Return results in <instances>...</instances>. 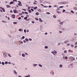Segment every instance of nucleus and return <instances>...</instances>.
I'll list each match as a JSON object with an SVG mask.
<instances>
[{
	"instance_id": "f03ea898",
	"label": "nucleus",
	"mask_w": 77,
	"mask_h": 77,
	"mask_svg": "<svg viewBox=\"0 0 77 77\" xmlns=\"http://www.w3.org/2000/svg\"><path fill=\"white\" fill-rule=\"evenodd\" d=\"M69 58H70V60H71L72 61V60H75V58H74L73 57H69Z\"/></svg>"
},
{
	"instance_id": "603ef678",
	"label": "nucleus",
	"mask_w": 77,
	"mask_h": 77,
	"mask_svg": "<svg viewBox=\"0 0 77 77\" xmlns=\"http://www.w3.org/2000/svg\"><path fill=\"white\" fill-rule=\"evenodd\" d=\"M53 17L54 18H56V16L55 15H54Z\"/></svg>"
},
{
	"instance_id": "13d9d810",
	"label": "nucleus",
	"mask_w": 77,
	"mask_h": 77,
	"mask_svg": "<svg viewBox=\"0 0 77 77\" xmlns=\"http://www.w3.org/2000/svg\"><path fill=\"white\" fill-rule=\"evenodd\" d=\"M46 14H50V13L48 12H47L46 13Z\"/></svg>"
},
{
	"instance_id": "6e6d98bb",
	"label": "nucleus",
	"mask_w": 77,
	"mask_h": 77,
	"mask_svg": "<svg viewBox=\"0 0 77 77\" xmlns=\"http://www.w3.org/2000/svg\"><path fill=\"white\" fill-rule=\"evenodd\" d=\"M13 3H14V2H11L10 3V4H13Z\"/></svg>"
},
{
	"instance_id": "9b49d317",
	"label": "nucleus",
	"mask_w": 77,
	"mask_h": 77,
	"mask_svg": "<svg viewBox=\"0 0 77 77\" xmlns=\"http://www.w3.org/2000/svg\"><path fill=\"white\" fill-rule=\"evenodd\" d=\"M57 13L58 14H61V12L59 11H57Z\"/></svg>"
},
{
	"instance_id": "ea45409f",
	"label": "nucleus",
	"mask_w": 77,
	"mask_h": 77,
	"mask_svg": "<svg viewBox=\"0 0 77 77\" xmlns=\"http://www.w3.org/2000/svg\"><path fill=\"white\" fill-rule=\"evenodd\" d=\"M29 13H31V12H32V11H31V10H29Z\"/></svg>"
},
{
	"instance_id": "5fc2aeb1",
	"label": "nucleus",
	"mask_w": 77,
	"mask_h": 77,
	"mask_svg": "<svg viewBox=\"0 0 77 77\" xmlns=\"http://www.w3.org/2000/svg\"><path fill=\"white\" fill-rule=\"evenodd\" d=\"M58 22H61V20H57Z\"/></svg>"
},
{
	"instance_id": "3c124183",
	"label": "nucleus",
	"mask_w": 77,
	"mask_h": 77,
	"mask_svg": "<svg viewBox=\"0 0 77 77\" xmlns=\"http://www.w3.org/2000/svg\"><path fill=\"white\" fill-rule=\"evenodd\" d=\"M18 3H20V4H21V2L20 1H18Z\"/></svg>"
},
{
	"instance_id": "bf43d9fd",
	"label": "nucleus",
	"mask_w": 77,
	"mask_h": 77,
	"mask_svg": "<svg viewBox=\"0 0 77 77\" xmlns=\"http://www.w3.org/2000/svg\"><path fill=\"white\" fill-rule=\"evenodd\" d=\"M21 17H19L18 18V20H21Z\"/></svg>"
},
{
	"instance_id": "f3484780",
	"label": "nucleus",
	"mask_w": 77,
	"mask_h": 77,
	"mask_svg": "<svg viewBox=\"0 0 77 77\" xmlns=\"http://www.w3.org/2000/svg\"><path fill=\"white\" fill-rule=\"evenodd\" d=\"M63 66V65L61 64L60 65L59 67L60 68H62V66Z\"/></svg>"
},
{
	"instance_id": "39448f33",
	"label": "nucleus",
	"mask_w": 77,
	"mask_h": 77,
	"mask_svg": "<svg viewBox=\"0 0 77 77\" xmlns=\"http://www.w3.org/2000/svg\"><path fill=\"white\" fill-rule=\"evenodd\" d=\"M14 74H15V75H18V73L15 70H14Z\"/></svg>"
},
{
	"instance_id": "f8f14e48",
	"label": "nucleus",
	"mask_w": 77,
	"mask_h": 77,
	"mask_svg": "<svg viewBox=\"0 0 77 77\" xmlns=\"http://www.w3.org/2000/svg\"><path fill=\"white\" fill-rule=\"evenodd\" d=\"M11 17L13 18H15V15H14V14L12 15L11 16Z\"/></svg>"
},
{
	"instance_id": "a211bd4d",
	"label": "nucleus",
	"mask_w": 77,
	"mask_h": 77,
	"mask_svg": "<svg viewBox=\"0 0 77 77\" xmlns=\"http://www.w3.org/2000/svg\"><path fill=\"white\" fill-rule=\"evenodd\" d=\"M54 53H55L56 54H57V52L55 50L54 51Z\"/></svg>"
},
{
	"instance_id": "58836bf2",
	"label": "nucleus",
	"mask_w": 77,
	"mask_h": 77,
	"mask_svg": "<svg viewBox=\"0 0 77 77\" xmlns=\"http://www.w3.org/2000/svg\"><path fill=\"white\" fill-rule=\"evenodd\" d=\"M29 40L30 41H32V38H29Z\"/></svg>"
},
{
	"instance_id": "473e14b6",
	"label": "nucleus",
	"mask_w": 77,
	"mask_h": 77,
	"mask_svg": "<svg viewBox=\"0 0 77 77\" xmlns=\"http://www.w3.org/2000/svg\"><path fill=\"white\" fill-rule=\"evenodd\" d=\"M63 8V6H61L59 7V8Z\"/></svg>"
},
{
	"instance_id": "7c9ffc66",
	"label": "nucleus",
	"mask_w": 77,
	"mask_h": 77,
	"mask_svg": "<svg viewBox=\"0 0 77 77\" xmlns=\"http://www.w3.org/2000/svg\"><path fill=\"white\" fill-rule=\"evenodd\" d=\"M38 12H41L42 11L41 10V9H39L38 10Z\"/></svg>"
},
{
	"instance_id": "09e8293b",
	"label": "nucleus",
	"mask_w": 77,
	"mask_h": 77,
	"mask_svg": "<svg viewBox=\"0 0 77 77\" xmlns=\"http://www.w3.org/2000/svg\"><path fill=\"white\" fill-rule=\"evenodd\" d=\"M40 5L42 6H44V5L42 4H41Z\"/></svg>"
},
{
	"instance_id": "4468645a",
	"label": "nucleus",
	"mask_w": 77,
	"mask_h": 77,
	"mask_svg": "<svg viewBox=\"0 0 77 77\" xmlns=\"http://www.w3.org/2000/svg\"><path fill=\"white\" fill-rule=\"evenodd\" d=\"M39 21L40 22H42V20L41 18H39Z\"/></svg>"
},
{
	"instance_id": "dca6fc26",
	"label": "nucleus",
	"mask_w": 77,
	"mask_h": 77,
	"mask_svg": "<svg viewBox=\"0 0 77 77\" xmlns=\"http://www.w3.org/2000/svg\"><path fill=\"white\" fill-rule=\"evenodd\" d=\"M24 77H30V75H28L25 76H24Z\"/></svg>"
},
{
	"instance_id": "338daca9",
	"label": "nucleus",
	"mask_w": 77,
	"mask_h": 77,
	"mask_svg": "<svg viewBox=\"0 0 77 77\" xmlns=\"http://www.w3.org/2000/svg\"><path fill=\"white\" fill-rule=\"evenodd\" d=\"M77 47V46H75L74 47L75 48H76Z\"/></svg>"
},
{
	"instance_id": "6e6552de",
	"label": "nucleus",
	"mask_w": 77,
	"mask_h": 77,
	"mask_svg": "<svg viewBox=\"0 0 77 77\" xmlns=\"http://www.w3.org/2000/svg\"><path fill=\"white\" fill-rule=\"evenodd\" d=\"M70 68H72L73 67V64H71L70 65H69Z\"/></svg>"
},
{
	"instance_id": "4c0bfd02",
	"label": "nucleus",
	"mask_w": 77,
	"mask_h": 77,
	"mask_svg": "<svg viewBox=\"0 0 77 77\" xmlns=\"http://www.w3.org/2000/svg\"><path fill=\"white\" fill-rule=\"evenodd\" d=\"M65 59H68V57H65Z\"/></svg>"
},
{
	"instance_id": "a878e982",
	"label": "nucleus",
	"mask_w": 77,
	"mask_h": 77,
	"mask_svg": "<svg viewBox=\"0 0 77 77\" xmlns=\"http://www.w3.org/2000/svg\"><path fill=\"white\" fill-rule=\"evenodd\" d=\"M25 40L26 41H27V42H29V39H27V38H26L25 39Z\"/></svg>"
},
{
	"instance_id": "79ce46f5",
	"label": "nucleus",
	"mask_w": 77,
	"mask_h": 77,
	"mask_svg": "<svg viewBox=\"0 0 77 77\" xmlns=\"http://www.w3.org/2000/svg\"><path fill=\"white\" fill-rule=\"evenodd\" d=\"M64 44H67V41H66L64 42Z\"/></svg>"
},
{
	"instance_id": "bb28decb",
	"label": "nucleus",
	"mask_w": 77,
	"mask_h": 77,
	"mask_svg": "<svg viewBox=\"0 0 77 77\" xmlns=\"http://www.w3.org/2000/svg\"><path fill=\"white\" fill-rule=\"evenodd\" d=\"M65 11H66V10H65L63 9L62 11L63 13L65 12Z\"/></svg>"
},
{
	"instance_id": "ddd939ff",
	"label": "nucleus",
	"mask_w": 77,
	"mask_h": 77,
	"mask_svg": "<svg viewBox=\"0 0 77 77\" xmlns=\"http://www.w3.org/2000/svg\"><path fill=\"white\" fill-rule=\"evenodd\" d=\"M22 57H25V54H22Z\"/></svg>"
},
{
	"instance_id": "2eb2a0df",
	"label": "nucleus",
	"mask_w": 77,
	"mask_h": 77,
	"mask_svg": "<svg viewBox=\"0 0 77 77\" xmlns=\"http://www.w3.org/2000/svg\"><path fill=\"white\" fill-rule=\"evenodd\" d=\"M6 7L8 8H11V6L9 5H7Z\"/></svg>"
},
{
	"instance_id": "864d4df0",
	"label": "nucleus",
	"mask_w": 77,
	"mask_h": 77,
	"mask_svg": "<svg viewBox=\"0 0 77 77\" xmlns=\"http://www.w3.org/2000/svg\"><path fill=\"white\" fill-rule=\"evenodd\" d=\"M31 22L32 23H33V24H34V23H35V22L34 21H32Z\"/></svg>"
},
{
	"instance_id": "6ab92c4d",
	"label": "nucleus",
	"mask_w": 77,
	"mask_h": 77,
	"mask_svg": "<svg viewBox=\"0 0 77 77\" xmlns=\"http://www.w3.org/2000/svg\"><path fill=\"white\" fill-rule=\"evenodd\" d=\"M37 8H38V7H34V9L35 10L37 9Z\"/></svg>"
},
{
	"instance_id": "680f3d73",
	"label": "nucleus",
	"mask_w": 77,
	"mask_h": 77,
	"mask_svg": "<svg viewBox=\"0 0 77 77\" xmlns=\"http://www.w3.org/2000/svg\"><path fill=\"white\" fill-rule=\"evenodd\" d=\"M22 38L23 39H24V38H25V37H24V36H23L22 37Z\"/></svg>"
},
{
	"instance_id": "c85d7f7f",
	"label": "nucleus",
	"mask_w": 77,
	"mask_h": 77,
	"mask_svg": "<svg viewBox=\"0 0 77 77\" xmlns=\"http://www.w3.org/2000/svg\"><path fill=\"white\" fill-rule=\"evenodd\" d=\"M43 7H44L45 8H48V7L47 6H43Z\"/></svg>"
},
{
	"instance_id": "8fccbe9b",
	"label": "nucleus",
	"mask_w": 77,
	"mask_h": 77,
	"mask_svg": "<svg viewBox=\"0 0 77 77\" xmlns=\"http://www.w3.org/2000/svg\"><path fill=\"white\" fill-rule=\"evenodd\" d=\"M69 45H70V44H68L67 45V46H69Z\"/></svg>"
},
{
	"instance_id": "4d7b16f0",
	"label": "nucleus",
	"mask_w": 77,
	"mask_h": 77,
	"mask_svg": "<svg viewBox=\"0 0 77 77\" xmlns=\"http://www.w3.org/2000/svg\"><path fill=\"white\" fill-rule=\"evenodd\" d=\"M25 14H28V13H27V12H25Z\"/></svg>"
},
{
	"instance_id": "2f4dec72",
	"label": "nucleus",
	"mask_w": 77,
	"mask_h": 77,
	"mask_svg": "<svg viewBox=\"0 0 77 77\" xmlns=\"http://www.w3.org/2000/svg\"><path fill=\"white\" fill-rule=\"evenodd\" d=\"M36 15H39V13H35Z\"/></svg>"
},
{
	"instance_id": "0e129e2a",
	"label": "nucleus",
	"mask_w": 77,
	"mask_h": 77,
	"mask_svg": "<svg viewBox=\"0 0 77 77\" xmlns=\"http://www.w3.org/2000/svg\"><path fill=\"white\" fill-rule=\"evenodd\" d=\"M71 47H74V45H71Z\"/></svg>"
},
{
	"instance_id": "393cba45",
	"label": "nucleus",
	"mask_w": 77,
	"mask_h": 77,
	"mask_svg": "<svg viewBox=\"0 0 77 77\" xmlns=\"http://www.w3.org/2000/svg\"><path fill=\"white\" fill-rule=\"evenodd\" d=\"M64 53H67V51L66 50H65L64 51Z\"/></svg>"
},
{
	"instance_id": "7ed1b4c3",
	"label": "nucleus",
	"mask_w": 77,
	"mask_h": 77,
	"mask_svg": "<svg viewBox=\"0 0 77 77\" xmlns=\"http://www.w3.org/2000/svg\"><path fill=\"white\" fill-rule=\"evenodd\" d=\"M68 2H61L62 4H68Z\"/></svg>"
},
{
	"instance_id": "4be33fe9",
	"label": "nucleus",
	"mask_w": 77,
	"mask_h": 77,
	"mask_svg": "<svg viewBox=\"0 0 77 77\" xmlns=\"http://www.w3.org/2000/svg\"><path fill=\"white\" fill-rule=\"evenodd\" d=\"M2 65H5V63L3 62H2Z\"/></svg>"
},
{
	"instance_id": "69168bd1",
	"label": "nucleus",
	"mask_w": 77,
	"mask_h": 77,
	"mask_svg": "<svg viewBox=\"0 0 77 77\" xmlns=\"http://www.w3.org/2000/svg\"><path fill=\"white\" fill-rule=\"evenodd\" d=\"M8 64H11V62H8Z\"/></svg>"
},
{
	"instance_id": "e2e57ef3",
	"label": "nucleus",
	"mask_w": 77,
	"mask_h": 77,
	"mask_svg": "<svg viewBox=\"0 0 77 77\" xmlns=\"http://www.w3.org/2000/svg\"><path fill=\"white\" fill-rule=\"evenodd\" d=\"M23 42H24V43H26V41L25 40H23Z\"/></svg>"
},
{
	"instance_id": "a18cd8bd",
	"label": "nucleus",
	"mask_w": 77,
	"mask_h": 77,
	"mask_svg": "<svg viewBox=\"0 0 77 77\" xmlns=\"http://www.w3.org/2000/svg\"><path fill=\"white\" fill-rule=\"evenodd\" d=\"M31 10L32 12H33V11H34V10H33V9H31Z\"/></svg>"
},
{
	"instance_id": "412c9836",
	"label": "nucleus",
	"mask_w": 77,
	"mask_h": 77,
	"mask_svg": "<svg viewBox=\"0 0 77 77\" xmlns=\"http://www.w3.org/2000/svg\"><path fill=\"white\" fill-rule=\"evenodd\" d=\"M2 10H3L4 12H5V8H3L2 9Z\"/></svg>"
},
{
	"instance_id": "423d86ee",
	"label": "nucleus",
	"mask_w": 77,
	"mask_h": 77,
	"mask_svg": "<svg viewBox=\"0 0 77 77\" xmlns=\"http://www.w3.org/2000/svg\"><path fill=\"white\" fill-rule=\"evenodd\" d=\"M63 23H65V21L60 22L59 23V24H60V25H62Z\"/></svg>"
},
{
	"instance_id": "1a4fd4ad",
	"label": "nucleus",
	"mask_w": 77,
	"mask_h": 77,
	"mask_svg": "<svg viewBox=\"0 0 77 77\" xmlns=\"http://www.w3.org/2000/svg\"><path fill=\"white\" fill-rule=\"evenodd\" d=\"M48 48V47L47 46H46L44 47L45 49H47V48Z\"/></svg>"
},
{
	"instance_id": "774afa93",
	"label": "nucleus",
	"mask_w": 77,
	"mask_h": 77,
	"mask_svg": "<svg viewBox=\"0 0 77 77\" xmlns=\"http://www.w3.org/2000/svg\"><path fill=\"white\" fill-rule=\"evenodd\" d=\"M75 45H77V42L75 43Z\"/></svg>"
},
{
	"instance_id": "c9c22d12",
	"label": "nucleus",
	"mask_w": 77,
	"mask_h": 77,
	"mask_svg": "<svg viewBox=\"0 0 77 77\" xmlns=\"http://www.w3.org/2000/svg\"><path fill=\"white\" fill-rule=\"evenodd\" d=\"M71 13H73V14H74V11H71Z\"/></svg>"
},
{
	"instance_id": "72a5a7b5",
	"label": "nucleus",
	"mask_w": 77,
	"mask_h": 77,
	"mask_svg": "<svg viewBox=\"0 0 77 77\" xmlns=\"http://www.w3.org/2000/svg\"><path fill=\"white\" fill-rule=\"evenodd\" d=\"M8 56H9V57H12V56H11V54H8Z\"/></svg>"
},
{
	"instance_id": "a19ab883",
	"label": "nucleus",
	"mask_w": 77,
	"mask_h": 77,
	"mask_svg": "<svg viewBox=\"0 0 77 77\" xmlns=\"http://www.w3.org/2000/svg\"><path fill=\"white\" fill-rule=\"evenodd\" d=\"M24 20H27V17H26L24 18Z\"/></svg>"
},
{
	"instance_id": "20e7f679",
	"label": "nucleus",
	"mask_w": 77,
	"mask_h": 77,
	"mask_svg": "<svg viewBox=\"0 0 77 77\" xmlns=\"http://www.w3.org/2000/svg\"><path fill=\"white\" fill-rule=\"evenodd\" d=\"M3 55L4 57H7V56H8L7 54L5 53H3Z\"/></svg>"
},
{
	"instance_id": "0eeeda50",
	"label": "nucleus",
	"mask_w": 77,
	"mask_h": 77,
	"mask_svg": "<svg viewBox=\"0 0 77 77\" xmlns=\"http://www.w3.org/2000/svg\"><path fill=\"white\" fill-rule=\"evenodd\" d=\"M33 67H35V66H38V64H34L33 65Z\"/></svg>"
},
{
	"instance_id": "c03bdc74",
	"label": "nucleus",
	"mask_w": 77,
	"mask_h": 77,
	"mask_svg": "<svg viewBox=\"0 0 77 77\" xmlns=\"http://www.w3.org/2000/svg\"><path fill=\"white\" fill-rule=\"evenodd\" d=\"M24 32L25 33H26V29H25L24 30Z\"/></svg>"
},
{
	"instance_id": "052dcab7",
	"label": "nucleus",
	"mask_w": 77,
	"mask_h": 77,
	"mask_svg": "<svg viewBox=\"0 0 77 77\" xmlns=\"http://www.w3.org/2000/svg\"><path fill=\"white\" fill-rule=\"evenodd\" d=\"M23 10L24 11H26V9H23Z\"/></svg>"
},
{
	"instance_id": "b1692460",
	"label": "nucleus",
	"mask_w": 77,
	"mask_h": 77,
	"mask_svg": "<svg viewBox=\"0 0 77 77\" xmlns=\"http://www.w3.org/2000/svg\"><path fill=\"white\" fill-rule=\"evenodd\" d=\"M5 64H8V61H6L5 62Z\"/></svg>"
},
{
	"instance_id": "de8ad7c7",
	"label": "nucleus",
	"mask_w": 77,
	"mask_h": 77,
	"mask_svg": "<svg viewBox=\"0 0 77 77\" xmlns=\"http://www.w3.org/2000/svg\"><path fill=\"white\" fill-rule=\"evenodd\" d=\"M51 7H52V6L51 5L49 6V8H51Z\"/></svg>"
},
{
	"instance_id": "e433bc0d",
	"label": "nucleus",
	"mask_w": 77,
	"mask_h": 77,
	"mask_svg": "<svg viewBox=\"0 0 77 77\" xmlns=\"http://www.w3.org/2000/svg\"><path fill=\"white\" fill-rule=\"evenodd\" d=\"M35 20H36V21H38L39 20V19L38 18H35Z\"/></svg>"
},
{
	"instance_id": "f704fd0d",
	"label": "nucleus",
	"mask_w": 77,
	"mask_h": 77,
	"mask_svg": "<svg viewBox=\"0 0 77 77\" xmlns=\"http://www.w3.org/2000/svg\"><path fill=\"white\" fill-rule=\"evenodd\" d=\"M59 32H60V33H63V32L60 31H59Z\"/></svg>"
},
{
	"instance_id": "5701e85b",
	"label": "nucleus",
	"mask_w": 77,
	"mask_h": 77,
	"mask_svg": "<svg viewBox=\"0 0 77 77\" xmlns=\"http://www.w3.org/2000/svg\"><path fill=\"white\" fill-rule=\"evenodd\" d=\"M51 53H52V54H53L54 56H55V54H54V52L53 51L51 52Z\"/></svg>"
},
{
	"instance_id": "aec40b11",
	"label": "nucleus",
	"mask_w": 77,
	"mask_h": 77,
	"mask_svg": "<svg viewBox=\"0 0 77 77\" xmlns=\"http://www.w3.org/2000/svg\"><path fill=\"white\" fill-rule=\"evenodd\" d=\"M38 66H40V67H42V65H41V64H38Z\"/></svg>"
},
{
	"instance_id": "c756f323",
	"label": "nucleus",
	"mask_w": 77,
	"mask_h": 77,
	"mask_svg": "<svg viewBox=\"0 0 77 77\" xmlns=\"http://www.w3.org/2000/svg\"><path fill=\"white\" fill-rule=\"evenodd\" d=\"M13 24H17V23L16 22H14Z\"/></svg>"
},
{
	"instance_id": "49530a36",
	"label": "nucleus",
	"mask_w": 77,
	"mask_h": 77,
	"mask_svg": "<svg viewBox=\"0 0 77 77\" xmlns=\"http://www.w3.org/2000/svg\"><path fill=\"white\" fill-rule=\"evenodd\" d=\"M20 42L21 43V44H23V42L21 41H20Z\"/></svg>"
},
{
	"instance_id": "cd10ccee",
	"label": "nucleus",
	"mask_w": 77,
	"mask_h": 77,
	"mask_svg": "<svg viewBox=\"0 0 77 77\" xmlns=\"http://www.w3.org/2000/svg\"><path fill=\"white\" fill-rule=\"evenodd\" d=\"M73 9H74L75 10V11H77V8L76 7L74 8Z\"/></svg>"
},
{
	"instance_id": "f257e3e1",
	"label": "nucleus",
	"mask_w": 77,
	"mask_h": 77,
	"mask_svg": "<svg viewBox=\"0 0 77 77\" xmlns=\"http://www.w3.org/2000/svg\"><path fill=\"white\" fill-rule=\"evenodd\" d=\"M13 11L14 14H17V13H18V11L17 10H13Z\"/></svg>"
},
{
	"instance_id": "9d476101",
	"label": "nucleus",
	"mask_w": 77,
	"mask_h": 77,
	"mask_svg": "<svg viewBox=\"0 0 77 77\" xmlns=\"http://www.w3.org/2000/svg\"><path fill=\"white\" fill-rule=\"evenodd\" d=\"M19 32H23V29H19Z\"/></svg>"
},
{
	"instance_id": "37998d69",
	"label": "nucleus",
	"mask_w": 77,
	"mask_h": 77,
	"mask_svg": "<svg viewBox=\"0 0 77 77\" xmlns=\"http://www.w3.org/2000/svg\"><path fill=\"white\" fill-rule=\"evenodd\" d=\"M57 6L56 5H54V8H56V7H57Z\"/></svg>"
}]
</instances>
